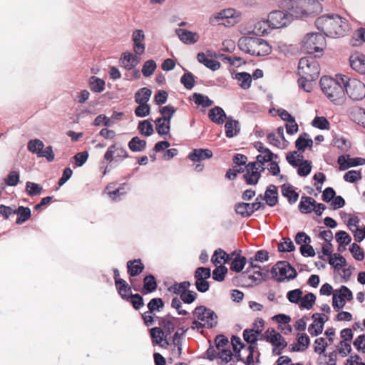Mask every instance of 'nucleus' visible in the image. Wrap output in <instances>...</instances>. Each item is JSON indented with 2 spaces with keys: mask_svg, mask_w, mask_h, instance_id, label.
<instances>
[{
  "mask_svg": "<svg viewBox=\"0 0 365 365\" xmlns=\"http://www.w3.org/2000/svg\"><path fill=\"white\" fill-rule=\"evenodd\" d=\"M192 315L200 322H206V328L212 329L217 325V315L211 309L204 305L197 306L192 311Z\"/></svg>",
  "mask_w": 365,
  "mask_h": 365,
  "instance_id": "6e6552de",
  "label": "nucleus"
},
{
  "mask_svg": "<svg viewBox=\"0 0 365 365\" xmlns=\"http://www.w3.org/2000/svg\"><path fill=\"white\" fill-rule=\"evenodd\" d=\"M302 294V290L299 288H297L287 292V298L289 302L299 304Z\"/></svg>",
  "mask_w": 365,
  "mask_h": 365,
  "instance_id": "e2e57ef3",
  "label": "nucleus"
},
{
  "mask_svg": "<svg viewBox=\"0 0 365 365\" xmlns=\"http://www.w3.org/2000/svg\"><path fill=\"white\" fill-rule=\"evenodd\" d=\"M228 272V269L224 264L217 266L212 272V279L218 282H223Z\"/></svg>",
  "mask_w": 365,
  "mask_h": 365,
  "instance_id": "de8ad7c7",
  "label": "nucleus"
},
{
  "mask_svg": "<svg viewBox=\"0 0 365 365\" xmlns=\"http://www.w3.org/2000/svg\"><path fill=\"white\" fill-rule=\"evenodd\" d=\"M88 82L91 90L94 93H101L105 90L106 82L102 78L91 76Z\"/></svg>",
  "mask_w": 365,
  "mask_h": 365,
  "instance_id": "4c0bfd02",
  "label": "nucleus"
},
{
  "mask_svg": "<svg viewBox=\"0 0 365 365\" xmlns=\"http://www.w3.org/2000/svg\"><path fill=\"white\" fill-rule=\"evenodd\" d=\"M243 179L247 185H256L260 179V172H258V170L255 172L247 171L243 175Z\"/></svg>",
  "mask_w": 365,
  "mask_h": 365,
  "instance_id": "bf43d9fd",
  "label": "nucleus"
},
{
  "mask_svg": "<svg viewBox=\"0 0 365 365\" xmlns=\"http://www.w3.org/2000/svg\"><path fill=\"white\" fill-rule=\"evenodd\" d=\"M331 145L336 147L341 151H348L351 148V143L344 137L335 135L332 140Z\"/></svg>",
  "mask_w": 365,
  "mask_h": 365,
  "instance_id": "37998d69",
  "label": "nucleus"
},
{
  "mask_svg": "<svg viewBox=\"0 0 365 365\" xmlns=\"http://www.w3.org/2000/svg\"><path fill=\"white\" fill-rule=\"evenodd\" d=\"M128 146L132 152H142L146 147V140L140 138L138 136H134L129 140Z\"/></svg>",
  "mask_w": 365,
  "mask_h": 365,
  "instance_id": "c9c22d12",
  "label": "nucleus"
},
{
  "mask_svg": "<svg viewBox=\"0 0 365 365\" xmlns=\"http://www.w3.org/2000/svg\"><path fill=\"white\" fill-rule=\"evenodd\" d=\"M283 337L279 332H277L274 328H268L265 331V336L259 337L260 341L265 340L267 342L274 344L277 341L280 340Z\"/></svg>",
  "mask_w": 365,
  "mask_h": 365,
  "instance_id": "c03bdc74",
  "label": "nucleus"
},
{
  "mask_svg": "<svg viewBox=\"0 0 365 365\" xmlns=\"http://www.w3.org/2000/svg\"><path fill=\"white\" fill-rule=\"evenodd\" d=\"M225 120V136L228 138H232L239 135L241 130L239 120L233 119L231 115H230Z\"/></svg>",
  "mask_w": 365,
  "mask_h": 365,
  "instance_id": "dca6fc26",
  "label": "nucleus"
},
{
  "mask_svg": "<svg viewBox=\"0 0 365 365\" xmlns=\"http://www.w3.org/2000/svg\"><path fill=\"white\" fill-rule=\"evenodd\" d=\"M152 121V118L139 121L138 125V130L142 135L149 137L153 135L154 128L153 124L151 123Z\"/></svg>",
  "mask_w": 365,
  "mask_h": 365,
  "instance_id": "72a5a7b5",
  "label": "nucleus"
},
{
  "mask_svg": "<svg viewBox=\"0 0 365 365\" xmlns=\"http://www.w3.org/2000/svg\"><path fill=\"white\" fill-rule=\"evenodd\" d=\"M212 156L213 153L209 148H195L189 153L187 158L192 162L200 163L202 160L210 159Z\"/></svg>",
  "mask_w": 365,
  "mask_h": 365,
  "instance_id": "a211bd4d",
  "label": "nucleus"
},
{
  "mask_svg": "<svg viewBox=\"0 0 365 365\" xmlns=\"http://www.w3.org/2000/svg\"><path fill=\"white\" fill-rule=\"evenodd\" d=\"M252 274L248 275V279L252 280V284L259 285L262 282L267 281L269 278L270 271L267 267H260L255 269Z\"/></svg>",
  "mask_w": 365,
  "mask_h": 365,
  "instance_id": "6ab92c4d",
  "label": "nucleus"
},
{
  "mask_svg": "<svg viewBox=\"0 0 365 365\" xmlns=\"http://www.w3.org/2000/svg\"><path fill=\"white\" fill-rule=\"evenodd\" d=\"M329 264L338 271L347 265L345 257L340 253H334L329 259Z\"/></svg>",
  "mask_w": 365,
  "mask_h": 365,
  "instance_id": "f704fd0d",
  "label": "nucleus"
},
{
  "mask_svg": "<svg viewBox=\"0 0 365 365\" xmlns=\"http://www.w3.org/2000/svg\"><path fill=\"white\" fill-rule=\"evenodd\" d=\"M5 183L8 186L14 187L16 186L20 182V173L19 171L12 170L11 171L6 178L4 179Z\"/></svg>",
  "mask_w": 365,
  "mask_h": 365,
  "instance_id": "69168bd1",
  "label": "nucleus"
},
{
  "mask_svg": "<svg viewBox=\"0 0 365 365\" xmlns=\"http://www.w3.org/2000/svg\"><path fill=\"white\" fill-rule=\"evenodd\" d=\"M149 334L151 338L152 344L158 345L162 348L167 349L170 343L168 336L165 334L164 330L159 327H154L149 329Z\"/></svg>",
  "mask_w": 365,
  "mask_h": 365,
  "instance_id": "f8f14e48",
  "label": "nucleus"
},
{
  "mask_svg": "<svg viewBox=\"0 0 365 365\" xmlns=\"http://www.w3.org/2000/svg\"><path fill=\"white\" fill-rule=\"evenodd\" d=\"M247 263V259L246 257L242 255H238L237 257H234L230 262V269L232 272L240 273L245 268Z\"/></svg>",
  "mask_w": 365,
  "mask_h": 365,
  "instance_id": "e433bc0d",
  "label": "nucleus"
},
{
  "mask_svg": "<svg viewBox=\"0 0 365 365\" xmlns=\"http://www.w3.org/2000/svg\"><path fill=\"white\" fill-rule=\"evenodd\" d=\"M337 163L339 165V170L344 171L350 168L365 165V158L361 157L351 158L349 154H342L338 157Z\"/></svg>",
  "mask_w": 365,
  "mask_h": 365,
  "instance_id": "9b49d317",
  "label": "nucleus"
},
{
  "mask_svg": "<svg viewBox=\"0 0 365 365\" xmlns=\"http://www.w3.org/2000/svg\"><path fill=\"white\" fill-rule=\"evenodd\" d=\"M345 95L354 101H361L365 98V84L356 78H351L348 76H343L341 78Z\"/></svg>",
  "mask_w": 365,
  "mask_h": 365,
  "instance_id": "20e7f679",
  "label": "nucleus"
},
{
  "mask_svg": "<svg viewBox=\"0 0 365 365\" xmlns=\"http://www.w3.org/2000/svg\"><path fill=\"white\" fill-rule=\"evenodd\" d=\"M152 95V91L143 87L135 93V102L138 106L135 108L134 113L138 118H145L150 113V106L148 103Z\"/></svg>",
  "mask_w": 365,
  "mask_h": 365,
  "instance_id": "423d86ee",
  "label": "nucleus"
},
{
  "mask_svg": "<svg viewBox=\"0 0 365 365\" xmlns=\"http://www.w3.org/2000/svg\"><path fill=\"white\" fill-rule=\"evenodd\" d=\"M14 215H17L16 223L22 225L31 217V211L29 207L20 205L17 209L14 210Z\"/></svg>",
  "mask_w": 365,
  "mask_h": 365,
  "instance_id": "7c9ffc66",
  "label": "nucleus"
},
{
  "mask_svg": "<svg viewBox=\"0 0 365 365\" xmlns=\"http://www.w3.org/2000/svg\"><path fill=\"white\" fill-rule=\"evenodd\" d=\"M197 59L199 63L212 71L218 70L221 66L220 61L208 58L204 52H199L197 55Z\"/></svg>",
  "mask_w": 365,
  "mask_h": 365,
  "instance_id": "cd10ccee",
  "label": "nucleus"
},
{
  "mask_svg": "<svg viewBox=\"0 0 365 365\" xmlns=\"http://www.w3.org/2000/svg\"><path fill=\"white\" fill-rule=\"evenodd\" d=\"M282 195L287 199L290 205L294 204L299 199V194L295 190L294 187L286 182L281 185Z\"/></svg>",
  "mask_w": 365,
  "mask_h": 365,
  "instance_id": "5701e85b",
  "label": "nucleus"
},
{
  "mask_svg": "<svg viewBox=\"0 0 365 365\" xmlns=\"http://www.w3.org/2000/svg\"><path fill=\"white\" fill-rule=\"evenodd\" d=\"M122 299L130 302L133 308L135 310H139L145 304L143 296L138 293L133 294L131 292L127 296L122 295Z\"/></svg>",
  "mask_w": 365,
  "mask_h": 365,
  "instance_id": "c756f323",
  "label": "nucleus"
},
{
  "mask_svg": "<svg viewBox=\"0 0 365 365\" xmlns=\"http://www.w3.org/2000/svg\"><path fill=\"white\" fill-rule=\"evenodd\" d=\"M270 272H271V274H272V277H273V279H274L278 282H284L285 280H287V281L293 280L298 275V273H297L296 269L293 266H292V268L291 269H289V272H290V273L288 274L287 277H277V272H276L275 267H272Z\"/></svg>",
  "mask_w": 365,
  "mask_h": 365,
  "instance_id": "5fc2aeb1",
  "label": "nucleus"
},
{
  "mask_svg": "<svg viewBox=\"0 0 365 365\" xmlns=\"http://www.w3.org/2000/svg\"><path fill=\"white\" fill-rule=\"evenodd\" d=\"M326 46L324 36L319 32L308 33L302 41V47L307 55H314L318 58L323 56Z\"/></svg>",
  "mask_w": 365,
  "mask_h": 365,
  "instance_id": "7ed1b4c3",
  "label": "nucleus"
},
{
  "mask_svg": "<svg viewBox=\"0 0 365 365\" xmlns=\"http://www.w3.org/2000/svg\"><path fill=\"white\" fill-rule=\"evenodd\" d=\"M265 205L274 207L279 202L278 187L274 185H269L266 187L264 192Z\"/></svg>",
  "mask_w": 365,
  "mask_h": 365,
  "instance_id": "aec40b11",
  "label": "nucleus"
},
{
  "mask_svg": "<svg viewBox=\"0 0 365 365\" xmlns=\"http://www.w3.org/2000/svg\"><path fill=\"white\" fill-rule=\"evenodd\" d=\"M232 15L233 14L231 10H223L212 16L210 19V23L211 24H218L225 25V22H223L222 21H224L225 19H229L230 17H232Z\"/></svg>",
  "mask_w": 365,
  "mask_h": 365,
  "instance_id": "a18cd8bd",
  "label": "nucleus"
},
{
  "mask_svg": "<svg viewBox=\"0 0 365 365\" xmlns=\"http://www.w3.org/2000/svg\"><path fill=\"white\" fill-rule=\"evenodd\" d=\"M176 108L172 105L161 107L159 112L161 113L164 121L170 123L171 119L176 112Z\"/></svg>",
  "mask_w": 365,
  "mask_h": 365,
  "instance_id": "4d7b16f0",
  "label": "nucleus"
},
{
  "mask_svg": "<svg viewBox=\"0 0 365 365\" xmlns=\"http://www.w3.org/2000/svg\"><path fill=\"white\" fill-rule=\"evenodd\" d=\"M238 81L240 87L244 90L249 89L252 85V75L246 71L237 73L234 77Z\"/></svg>",
  "mask_w": 365,
  "mask_h": 365,
  "instance_id": "2f4dec72",
  "label": "nucleus"
},
{
  "mask_svg": "<svg viewBox=\"0 0 365 365\" xmlns=\"http://www.w3.org/2000/svg\"><path fill=\"white\" fill-rule=\"evenodd\" d=\"M138 55H134L131 52L125 51L122 53L119 62L120 63H124L125 61L131 60L132 64H124L123 68L127 71H130L133 69L140 61V58L138 56Z\"/></svg>",
  "mask_w": 365,
  "mask_h": 365,
  "instance_id": "bb28decb",
  "label": "nucleus"
},
{
  "mask_svg": "<svg viewBox=\"0 0 365 365\" xmlns=\"http://www.w3.org/2000/svg\"><path fill=\"white\" fill-rule=\"evenodd\" d=\"M118 182H112L105 187L104 192L108 194L112 202H119L130 190V185L128 182H123L118 185Z\"/></svg>",
  "mask_w": 365,
  "mask_h": 365,
  "instance_id": "1a4fd4ad",
  "label": "nucleus"
},
{
  "mask_svg": "<svg viewBox=\"0 0 365 365\" xmlns=\"http://www.w3.org/2000/svg\"><path fill=\"white\" fill-rule=\"evenodd\" d=\"M314 352L317 353L319 355H324V356H327L326 353V349L328 346V344L326 342L325 339L324 337H319L315 339L314 341Z\"/></svg>",
  "mask_w": 365,
  "mask_h": 365,
  "instance_id": "680f3d73",
  "label": "nucleus"
},
{
  "mask_svg": "<svg viewBox=\"0 0 365 365\" xmlns=\"http://www.w3.org/2000/svg\"><path fill=\"white\" fill-rule=\"evenodd\" d=\"M344 74H336L335 78L324 76L319 81L322 91L334 105H342L345 101V90L341 78Z\"/></svg>",
  "mask_w": 365,
  "mask_h": 365,
  "instance_id": "f257e3e1",
  "label": "nucleus"
},
{
  "mask_svg": "<svg viewBox=\"0 0 365 365\" xmlns=\"http://www.w3.org/2000/svg\"><path fill=\"white\" fill-rule=\"evenodd\" d=\"M182 68L185 71V73L180 78V83L184 86V87L187 90H191L195 85L196 77L192 73L186 71L185 68Z\"/></svg>",
  "mask_w": 365,
  "mask_h": 365,
  "instance_id": "a19ab883",
  "label": "nucleus"
},
{
  "mask_svg": "<svg viewBox=\"0 0 365 365\" xmlns=\"http://www.w3.org/2000/svg\"><path fill=\"white\" fill-rule=\"evenodd\" d=\"M157 68V63L153 59H149L144 62L142 68V73L144 77H149L153 74Z\"/></svg>",
  "mask_w": 365,
  "mask_h": 365,
  "instance_id": "052dcab7",
  "label": "nucleus"
},
{
  "mask_svg": "<svg viewBox=\"0 0 365 365\" xmlns=\"http://www.w3.org/2000/svg\"><path fill=\"white\" fill-rule=\"evenodd\" d=\"M293 21L291 15L286 11L280 10H274L271 11L268 15V19L266 21L258 22L252 31L249 32V35L255 36H266L269 34L267 29H262V26L269 24V26L272 29L285 28L288 26Z\"/></svg>",
  "mask_w": 365,
  "mask_h": 365,
  "instance_id": "f03ea898",
  "label": "nucleus"
},
{
  "mask_svg": "<svg viewBox=\"0 0 365 365\" xmlns=\"http://www.w3.org/2000/svg\"><path fill=\"white\" fill-rule=\"evenodd\" d=\"M187 327H178L177 331L174 333L172 338L173 344L178 348V354L180 355L182 351V339L185 337L187 331L189 330Z\"/></svg>",
  "mask_w": 365,
  "mask_h": 365,
  "instance_id": "b1692460",
  "label": "nucleus"
},
{
  "mask_svg": "<svg viewBox=\"0 0 365 365\" xmlns=\"http://www.w3.org/2000/svg\"><path fill=\"white\" fill-rule=\"evenodd\" d=\"M195 278V286L197 292L200 293L207 292L210 287V283L206 279L194 277Z\"/></svg>",
  "mask_w": 365,
  "mask_h": 365,
  "instance_id": "0e129e2a",
  "label": "nucleus"
},
{
  "mask_svg": "<svg viewBox=\"0 0 365 365\" xmlns=\"http://www.w3.org/2000/svg\"><path fill=\"white\" fill-rule=\"evenodd\" d=\"M272 267H275L276 271L279 269V276L277 275V277H285L288 276L287 274L292 268V266L288 261L281 260L278 261Z\"/></svg>",
  "mask_w": 365,
  "mask_h": 365,
  "instance_id": "3c124183",
  "label": "nucleus"
},
{
  "mask_svg": "<svg viewBox=\"0 0 365 365\" xmlns=\"http://www.w3.org/2000/svg\"><path fill=\"white\" fill-rule=\"evenodd\" d=\"M144 39L145 34L142 29H136L133 32V51L136 55L140 56L145 52V45L143 42Z\"/></svg>",
  "mask_w": 365,
  "mask_h": 365,
  "instance_id": "4468645a",
  "label": "nucleus"
},
{
  "mask_svg": "<svg viewBox=\"0 0 365 365\" xmlns=\"http://www.w3.org/2000/svg\"><path fill=\"white\" fill-rule=\"evenodd\" d=\"M311 0H284L280 3V8L287 12L294 19H302L309 16L306 2Z\"/></svg>",
  "mask_w": 365,
  "mask_h": 365,
  "instance_id": "39448f33",
  "label": "nucleus"
},
{
  "mask_svg": "<svg viewBox=\"0 0 365 365\" xmlns=\"http://www.w3.org/2000/svg\"><path fill=\"white\" fill-rule=\"evenodd\" d=\"M311 125L320 130H329L330 127L329 121L324 116H315Z\"/></svg>",
  "mask_w": 365,
  "mask_h": 365,
  "instance_id": "6e6d98bb",
  "label": "nucleus"
},
{
  "mask_svg": "<svg viewBox=\"0 0 365 365\" xmlns=\"http://www.w3.org/2000/svg\"><path fill=\"white\" fill-rule=\"evenodd\" d=\"M141 293L144 295L153 293L158 289V281L153 274H148L143 279Z\"/></svg>",
  "mask_w": 365,
  "mask_h": 365,
  "instance_id": "4be33fe9",
  "label": "nucleus"
},
{
  "mask_svg": "<svg viewBox=\"0 0 365 365\" xmlns=\"http://www.w3.org/2000/svg\"><path fill=\"white\" fill-rule=\"evenodd\" d=\"M313 146V140L307 133H303L299 135L295 141L296 148L303 153L307 148L311 149Z\"/></svg>",
  "mask_w": 365,
  "mask_h": 365,
  "instance_id": "393cba45",
  "label": "nucleus"
},
{
  "mask_svg": "<svg viewBox=\"0 0 365 365\" xmlns=\"http://www.w3.org/2000/svg\"><path fill=\"white\" fill-rule=\"evenodd\" d=\"M25 190H26V194L29 197H33L40 195L41 193V192L43 191V187L41 185H40L38 183L31 182V181H27L26 182Z\"/></svg>",
  "mask_w": 365,
  "mask_h": 365,
  "instance_id": "8fccbe9b",
  "label": "nucleus"
},
{
  "mask_svg": "<svg viewBox=\"0 0 365 365\" xmlns=\"http://www.w3.org/2000/svg\"><path fill=\"white\" fill-rule=\"evenodd\" d=\"M89 157L88 152L85 150L78 152L72 158L75 163V167H82L87 161Z\"/></svg>",
  "mask_w": 365,
  "mask_h": 365,
  "instance_id": "338daca9",
  "label": "nucleus"
},
{
  "mask_svg": "<svg viewBox=\"0 0 365 365\" xmlns=\"http://www.w3.org/2000/svg\"><path fill=\"white\" fill-rule=\"evenodd\" d=\"M315 203L313 197L303 195L298 205L299 210L302 214H309L313 212L312 205Z\"/></svg>",
  "mask_w": 365,
  "mask_h": 365,
  "instance_id": "c85d7f7f",
  "label": "nucleus"
},
{
  "mask_svg": "<svg viewBox=\"0 0 365 365\" xmlns=\"http://www.w3.org/2000/svg\"><path fill=\"white\" fill-rule=\"evenodd\" d=\"M238 47L242 51L251 56H259V53H256L255 51L252 50V45L246 36L241 37L238 41Z\"/></svg>",
  "mask_w": 365,
  "mask_h": 365,
  "instance_id": "79ce46f5",
  "label": "nucleus"
},
{
  "mask_svg": "<svg viewBox=\"0 0 365 365\" xmlns=\"http://www.w3.org/2000/svg\"><path fill=\"white\" fill-rule=\"evenodd\" d=\"M349 251L356 260L362 261L364 259V252L358 244L352 243L349 247Z\"/></svg>",
  "mask_w": 365,
  "mask_h": 365,
  "instance_id": "774afa93",
  "label": "nucleus"
},
{
  "mask_svg": "<svg viewBox=\"0 0 365 365\" xmlns=\"http://www.w3.org/2000/svg\"><path fill=\"white\" fill-rule=\"evenodd\" d=\"M175 33L180 40L185 44H194L197 42L200 36L197 32L191 31L185 29H177Z\"/></svg>",
  "mask_w": 365,
  "mask_h": 365,
  "instance_id": "f3484780",
  "label": "nucleus"
},
{
  "mask_svg": "<svg viewBox=\"0 0 365 365\" xmlns=\"http://www.w3.org/2000/svg\"><path fill=\"white\" fill-rule=\"evenodd\" d=\"M362 178V173L361 170H351L347 171L343 177L344 181L350 183H355Z\"/></svg>",
  "mask_w": 365,
  "mask_h": 365,
  "instance_id": "13d9d810",
  "label": "nucleus"
},
{
  "mask_svg": "<svg viewBox=\"0 0 365 365\" xmlns=\"http://www.w3.org/2000/svg\"><path fill=\"white\" fill-rule=\"evenodd\" d=\"M43 148L44 143L43 141L37 138L31 139L27 143L28 150L33 154H36L37 157H39Z\"/></svg>",
  "mask_w": 365,
  "mask_h": 365,
  "instance_id": "49530a36",
  "label": "nucleus"
},
{
  "mask_svg": "<svg viewBox=\"0 0 365 365\" xmlns=\"http://www.w3.org/2000/svg\"><path fill=\"white\" fill-rule=\"evenodd\" d=\"M264 209L265 204L262 202H254L252 203L239 202L234 205L235 213L243 218H248L251 217L255 212Z\"/></svg>",
  "mask_w": 365,
  "mask_h": 365,
  "instance_id": "9d476101",
  "label": "nucleus"
},
{
  "mask_svg": "<svg viewBox=\"0 0 365 365\" xmlns=\"http://www.w3.org/2000/svg\"><path fill=\"white\" fill-rule=\"evenodd\" d=\"M116 290L122 298L123 296H127L132 291V287L125 279H118L115 282Z\"/></svg>",
  "mask_w": 365,
  "mask_h": 365,
  "instance_id": "09e8293b",
  "label": "nucleus"
},
{
  "mask_svg": "<svg viewBox=\"0 0 365 365\" xmlns=\"http://www.w3.org/2000/svg\"><path fill=\"white\" fill-rule=\"evenodd\" d=\"M156 319L158 321L159 327H161L164 330L165 334L168 337L170 336L175 330L173 322L170 320H165L161 317H156Z\"/></svg>",
  "mask_w": 365,
  "mask_h": 365,
  "instance_id": "864d4df0",
  "label": "nucleus"
},
{
  "mask_svg": "<svg viewBox=\"0 0 365 365\" xmlns=\"http://www.w3.org/2000/svg\"><path fill=\"white\" fill-rule=\"evenodd\" d=\"M126 267L130 284L135 281L133 277L139 276L145 269V265L140 258L128 260Z\"/></svg>",
  "mask_w": 365,
  "mask_h": 365,
  "instance_id": "ddd939ff",
  "label": "nucleus"
},
{
  "mask_svg": "<svg viewBox=\"0 0 365 365\" xmlns=\"http://www.w3.org/2000/svg\"><path fill=\"white\" fill-rule=\"evenodd\" d=\"M164 307L165 302L163 299L160 297L153 298L147 304V307L148 309V312L150 314H154L155 312H159L164 308Z\"/></svg>",
  "mask_w": 365,
  "mask_h": 365,
  "instance_id": "ea45409f",
  "label": "nucleus"
},
{
  "mask_svg": "<svg viewBox=\"0 0 365 365\" xmlns=\"http://www.w3.org/2000/svg\"><path fill=\"white\" fill-rule=\"evenodd\" d=\"M297 167V174L299 176L307 177L312 172V163L309 160H302Z\"/></svg>",
  "mask_w": 365,
  "mask_h": 365,
  "instance_id": "603ef678",
  "label": "nucleus"
},
{
  "mask_svg": "<svg viewBox=\"0 0 365 365\" xmlns=\"http://www.w3.org/2000/svg\"><path fill=\"white\" fill-rule=\"evenodd\" d=\"M317 56L314 55H308L299 59L298 70L299 73H302L310 78L311 81H315L319 75V64L317 61Z\"/></svg>",
  "mask_w": 365,
  "mask_h": 365,
  "instance_id": "0eeeda50",
  "label": "nucleus"
},
{
  "mask_svg": "<svg viewBox=\"0 0 365 365\" xmlns=\"http://www.w3.org/2000/svg\"><path fill=\"white\" fill-rule=\"evenodd\" d=\"M349 63L351 68L356 72L365 75V55L359 54L356 56H351Z\"/></svg>",
  "mask_w": 365,
  "mask_h": 365,
  "instance_id": "a878e982",
  "label": "nucleus"
},
{
  "mask_svg": "<svg viewBox=\"0 0 365 365\" xmlns=\"http://www.w3.org/2000/svg\"><path fill=\"white\" fill-rule=\"evenodd\" d=\"M316 295L312 292H308L305 294L300 300L299 304L301 309H306L307 310L311 309L316 302Z\"/></svg>",
  "mask_w": 365,
  "mask_h": 365,
  "instance_id": "58836bf2",
  "label": "nucleus"
},
{
  "mask_svg": "<svg viewBox=\"0 0 365 365\" xmlns=\"http://www.w3.org/2000/svg\"><path fill=\"white\" fill-rule=\"evenodd\" d=\"M332 14H327L319 16L315 20V26L324 36H330L332 31L329 30V21H331Z\"/></svg>",
  "mask_w": 365,
  "mask_h": 365,
  "instance_id": "2eb2a0df",
  "label": "nucleus"
},
{
  "mask_svg": "<svg viewBox=\"0 0 365 365\" xmlns=\"http://www.w3.org/2000/svg\"><path fill=\"white\" fill-rule=\"evenodd\" d=\"M228 117L224 109L217 106L210 108L208 111L209 119L217 125L223 124Z\"/></svg>",
  "mask_w": 365,
  "mask_h": 365,
  "instance_id": "412c9836",
  "label": "nucleus"
},
{
  "mask_svg": "<svg viewBox=\"0 0 365 365\" xmlns=\"http://www.w3.org/2000/svg\"><path fill=\"white\" fill-rule=\"evenodd\" d=\"M197 106H201L202 108H208L213 105L214 101L207 96L199 93H194L190 98Z\"/></svg>",
  "mask_w": 365,
  "mask_h": 365,
  "instance_id": "473e14b6",
  "label": "nucleus"
}]
</instances>
